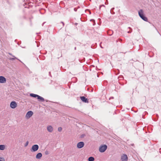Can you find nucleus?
Listing matches in <instances>:
<instances>
[{"instance_id": "18", "label": "nucleus", "mask_w": 161, "mask_h": 161, "mask_svg": "<svg viewBox=\"0 0 161 161\" xmlns=\"http://www.w3.org/2000/svg\"><path fill=\"white\" fill-rule=\"evenodd\" d=\"M45 154L46 155H48L49 154V151L47 150H46L45 152Z\"/></svg>"}, {"instance_id": "3", "label": "nucleus", "mask_w": 161, "mask_h": 161, "mask_svg": "<svg viewBox=\"0 0 161 161\" xmlns=\"http://www.w3.org/2000/svg\"><path fill=\"white\" fill-rule=\"evenodd\" d=\"M39 148V147L38 145H34L32 146L31 151L32 152H35Z\"/></svg>"}, {"instance_id": "14", "label": "nucleus", "mask_w": 161, "mask_h": 161, "mask_svg": "<svg viewBox=\"0 0 161 161\" xmlns=\"http://www.w3.org/2000/svg\"><path fill=\"white\" fill-rule=\"evenodd\" d=\"M5 148V146L4 145H0V150H4Z\"/></svg>"}, {"instance_id": "13", "label": "nucleus", "mask_w": 161, "mask_h": 161, "mask_svg": "<svg viewBox=\"0 0 161 161\" xmlns=\"http://www.w3.org/2000/svg\"><path fill=\"white\" fill-rule=\"evenodd\" d=\"M9 54L10 55H11L12 56L13 58H10L9 59L10 60H14L15 59H17V60H19V61H20L17 58H16L15 56L12 55V54L10 53H9Z\"/></svg>"}, {"instance_id": "17", "label": "nucleus", "mask_w": 161, "mask_h": 161, "mask_svg": "<svg viewBox=\"0 0 161 161\" xmlns=\"http://www.w3.org/2000/svg\"><path fill=\"white\" fill-rule=\"evenodd\" d=\"M62 128L61 127H59L58 128V130L59 132H61L62 131Z\"/></svg>"}, {"instance_id": "2", "label": "nucleus", "mask_w": 161, "mask_h": 161, "mask_svg": "<svg viewBox=\"0 0 161 161\" xmlns=\"http://www.w3.org/2000/svg\"><path fill=\"white\" fill-rule=\"evenodd\" d=\"M138 14L140 17L144 20L146 21H147L148 19L144 15L143 10L141 9L138 12Z\"/></svg>"}, {"instance_id": "1", "label": "nucleus", "mask_w": 161, "mask_h": 161, "mask_svg": "<svg viewBox=\"0 0 161 161\" xmlns=\"http://www.w3.org/2000/svg\"><path fill=\"white\" fill-rule=\"evenodd\" d=\"M30 96L31 97H37V99L40 102H43L44 101V98L40 96L33 94V93H31L30 94Z\"/></svg>"}, {"instance_id": "10", "label": "nucleus", "mask_w": 161, "mask_h": 161, "mask_svg": "<svg viewBox=\"0 0 161 161\" xmlns=\"http://www.w3.org/2000/svg\"><path fill=\"white\" fill-rule=\"evenodd\" d=\"M122 161H127L128 160V157L126 155L124 154L121 157Z\"/></svg>"}, {"instance_id": "19", "label": "nucleus", "mask_w": 161, "mask_h": 161, "mask_svg": "<svg viewBox=\"0 0 161 161\" xmlns=\"http://www.w3.org/2000/svg\"><path fill=\"white\" fill-rule=\"evenodd\" d=\"M28 144H29V142L28 141H27L25 145V147H27L28 146Z\"/></svg>"}, {"instance_id": "6", "label": "nucleus", "mask_w": 161, "mask_h": 161, "mask_svg": "<svg viewBox=\"0 0 161 161\" xmlns=\"http://www.w3.org/2000/svg\"><path fill=\"white\" fill-rule=\"evenodd\" d=\"M47 131L50 133L52 132L54 130L53 127L50 125H48L47 126Z\"/></svg>"}, {"instance_id": "8", "label": "nucleus", "mask_w": 161, "mask_h": 161, "mask_svg": "<svg viewBox=\"0 0 161 161\" xmlns=\"http://www.w3.org/2000/svg\"><path fill=\"white\" fill-rule=\"evenodd\" d=\"M84 143L83 142H78L77 145V147L78 148H81L83 147L84 146Z\"/></svg>"}, {"instance_id": "20", "label": "nucleus", "mask_w": 161, "mask_h": 161, "mask_svg": "<svg viewBox=\"0 0 161 161\" xmlns=\"http://www.w3.org/2000/svg\"><path fill=\"white\" fill-rule=\"evenodd\" d=\"M132 31V30L131 29V31H128V33H130Z\"/></svg>"}, {"instance_id": "22", "label": "nucleus", "mask_w": 161, "mask_h": 161, "mask_svg": "<svg viewBox=\"0 0 161 161\" xmlns=\"http://www.w3.org/2000/svg\"><path fill=\"white\" fill-rule=\"evenodd\" d=\"M62 23H63V25H64V23L62 22Z\"/></svg>"}, {"instance_id": "4", "label": "nucleus", "mask_w": 161, "mask_h": 161, "mask_svg": "<svg viewBox=\"0 0 161 161\" xmlns=\"http://www.w3.org/2000/svg\"><path fill=\"white\" fill-rule=\"evenodd\" d=\"M107 146L104 145L100 147L99 148V151L101 153L104 152L107 149Z\"/></svg>"}, {"instance_id": "16", "label": "nucleus", "mask_w": 161, "mask_h": 161, "mask_svg": "<svg viewBox=\"0 0 161 161\" xmlns=\"http://www.w3.org/2000/svg\"><path fill=\"white\" fill-rule=\"evenodd\" d=\"M0 161H5L4 158L2 157H0Z\"/></svg>"}, {"instance_id": "9", "label": "nucleus", "mask_w": 161, "mask_h": 161, "mask_svg": "<svg viewBox=\"0 0 161 161\" xmlns=\"http://www.w3.org/2000/svg\"><path fill=\"white\" fill-rule=\"evenodd\" d=\"M10 107L12 108H14L17 106V104L15 101L12 102L10 104Z\"/></svg>"}, {"instance_id": "11", "label": "nucleus", "mask_w": 161, "mask_h": 161, "mask_svg": "<svg viewBox=\"0 0 161 161\" xmlns=\"http://www.w3.org/2000/svg\"><path fill=\"white\" fill-rule=\"evenodd\" d=\"M80 98L81 100L83 102L85 103H88V100L87 98H86L84 97H81Z\"/></svg>"}, {"instance_id": "15", "label": "nucleus", "mask_w": 161, "mask_h": 161, "mask_svg": "<svg viewBox=\"0 0 161 161\" xmlns=\"http://www.w3.org/2000/svg\"><path fill=\"white\" fill-rule=\"evenodd\" d=\"M94 158L92 157H90L88 158L89 161H94Z\"/></svg>"}, {"instance_id": "12", "label": "nucleus", "mask_w": 161, "mask_h": 161, "mask_svg": "<svg viewBox=\"0 0 161 161\" xmlns=\"http://www.w3.org/2000/svg\"><path fill=\"white\" fill-rule=\"evenodd\" d=\"M42 156V155L41 153H38L36 156V158L37 159H40Z\"/></svg>"}, {"instance_id": "21", "label": "nucleus", "mask_w": 161, "mask_h": 161, "mask_svg": "<svg viewBox=\"0 0 161 161\" xmlns=\"http://www.w3.org/2000/svg\"><path fill=\"white\" fill-rule=\"evenodd\" d=\"M74 10L75 11H76V10L75 9V8H74Z\"/></svg>"}, {"instance_id": "7", "label": "nucleus", "mask_w": 161, "mask_h": 161, "mask_svg": "<svg viewBox=\"0 0 161 161\" xmlns=\"http://www.w3.org/2000/svg\"><path fill=\"white\" fill-rule=\"evenodd\" d=\"M6 82V79L5 77L2 76H0V83L4 84Z\"/></svg>"}, {"instance_id": "5", "label": "nucleus", "mask_w": 161, "mask_h": 161, "mask_svg": "<svg viewBox=\"0 0 161 161\" xmlns=\"http://www.w3.org/2000/svg\"><path fill=\"white\" fill-rule=\"evenodd\" d=\"M33 114V112L30 111L28 112L25 115V117L27 119H29L31 117Z\"/></svg>"}]
</instances>
